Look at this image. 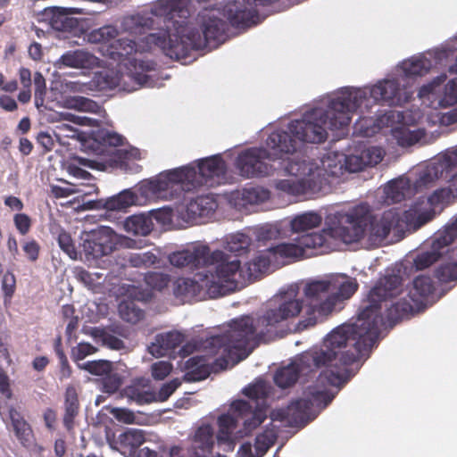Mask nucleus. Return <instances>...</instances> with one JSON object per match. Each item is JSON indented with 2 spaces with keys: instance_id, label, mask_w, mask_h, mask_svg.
<instances>
[{
  "instance_id": "f257e3e1",
  "label": "nucleus",
  "mask_w": 457,
  "mask_h": 457,
  "mask_svg": "<svg viewBox=\"0 0 457 457\" xmlns=\"http://www.w3.org/2000/svg\"><path fill=\"white\" fill-rule=\"evenodd\" d=\"M402 282V277L396 274L380 278L368 295L369 304L360 312L353 325L332 331L325 341V349L302 354L303 363L325 368L318 378L322 385L341 386L350 379V366L371 350L380 334L381 302L395 296Z\"/></svg>"
},
{
  "instance_id": "f03ea898",
  "label": "nucleus",
  "mask_w": 457,
  "mask_h": 457,
  "mask_svg": "<svg viewBox=\"0 0 457 457\" xmlns=\"http://www.w3.org/2000/svg\"><path fill=\"white\" fill-rule=\"evenodd\" d=\"M303 310V301L284 293L270 300L255 317L243 316L232 320L229 329L212 336L204 343L211 356L220 354L215 364L226 369L235 350L252 352L260 344H267L284 337L289 331V322Z\"/></svg>"
},
{
  "instance_id": "7ed1b4c3",
  "label": "nucleus",
  "mask_w": 457,
  "mask_h": 457,
  "mask_svg": "<svg viewBox=\"0 0 457 457\" xmlns=\"http://www.w3.org/2000/svg\"><path fill=\"white\" fill-rule=\"evenodd\" d=\"M365 97V92L342 91L332 99L327 109L313 108L303 114L301 120H291L287 130L278 129L266 139V145L275 155L292 154L301 143L321 144L328 138V129L337 130L347 128L352 113Z\"/></svg>"
},
{
  "instance_id": "20e7f679",
  "label": "nucleus",
  "mask_w": 457,
  "mask_h": 457,
  "mask_svg": "<svg viewBox=\"0 0 457 457\" xmlns=\"http://www.w3.org/2000/svg\"><path fill=\"white\" fill-rule=\"evenodd\" d=\"M191 0H159L153 12L170 19L177 18L173 30L168 34L170 46L167 56L177 61L184 60L193 50L215 47L226 37L227 22L216 10L205 9L197 16L200 30L189 26Z\"/></svg>"
},
{
  "instance_id": "39448f33",
  "label": "nucleus",
  "mask_w": 457,
  "mask_h": 457,
  "mask_svg": "<svg viewBox=\"0 0 457 457\" xmlns=\"http://www.w3.org/2000/svg\"><path fill=\"white\" fill-rule=\"evenodd\" d=\"M170 40L159 34H147L138 42L129 38H118L112 41L107 46V55L120 62H129V71L122 74L117 85H122L123 89L129 92L137 90L141 87H149L151 78L148 71H154L156 63L153 61H145L131 56L137 53L149 52L154 47H159L167 56L166 47L170 46ZM128 66V63H124Z\"/></svg>"
},
{
  "instance_id": "423d86ee",
  "label": "nucleus",
  "mask_w": 457,
  "mask_h": 457,
  "mask_svg": "<svg viewBox=\"0 0 457 457\" xmlns=\"http://www.w3.org/2000/svg\"><path fill=\"white\" fill-rule=\"evenodd\" d=\"M367 213L364 206L337 212L328 227L327 218L326 228L320 232L303 234L294 241H297L303 249V256L323 254L332 251L334 240H340L345 244L358 242L363 237Z\"/></svg>"
},
{
  "instance_id": "0eeeda50",
  "label": "nucleus",
  "mask_w": 457,
  "mask_h": 457,
  "mask_svg": "<svg viewBox=\"0 0 457 457\" xmlns=\"http://www.w3.org/2000/svg\"><path fill=\"white\" fill-rule=\"evenodd\" d=\"M226 172V163L219 155L199 161L197 169L183 167L167 172L156 180L158 190H167L170 184H180L182 190L189 192L199 187H212Z\"/></svg>"
},
{
  "instance_id": "6e6552de",
  "label": "nucleus",
  "mask_w": 457,
  "mask_h": 457,
  "mask_svg": "<svg viewBox=\"0 0 457 457\" xmlns=\"http://www.w3.org/2000/svg\"><path fill=\"white\" fill-rule=\"evenodd\" d=\"M221 258H208V265H215L214 270H205L208 278L209 298H218L235 292L245 283V274L237 259L221 251Z\"/></svg>"
},
{
  "instance_id": "1a4fd4ad",
  "label": "nucleus",
  "mask_w": 457,
  "mask_h": 457,
  "mask_svg": "<svg viewBox=\"0 0 457 457\" xmlns=\"http://www.w3.org/2000/svg\"><path fill=\"white\" fill-rule=\"evenodd\" d=\"M285 172L295 178L276 181L275 188L284 194L305 196L320 193L322 189L323 177L304 161L288 160Z\"/></svg>"
},
{
  "instance_id": "9d476101",
  "label": "nucleus",
  "mask_w": 457,
  "mask_h": 457,
  "mask_svg": "<svg viewBox=\"0 0 457 457\" xmlns=\"http://www.w3.org/2000/svg\"><path fill=\"white\" fill-rule=\"evenodd\" d=\"M303 295L307 303L306 316L298 321V331L315 326L318 322L316 314L321 317L328 316L335 310V296H332L329 279L308 282L304 286Z\"/></svg>"
},
{
  "instance_id": "9b49d317",
  "label": "nucleus",
  "mask_w": 457,
  "mask_h": 457,
  "mask_svg": "<svg viewBox=\"0 0 457 457\" xmlns=\"http://www.w3.org/2000/svg\"><path fill=\"white\" fill-rule=\"evenodd\" d=\"M360 206L366 207L368 211L363 225V237L361 239L364 237L367 226L369 224L370 239L379 242L384 240L392 229L396 232H403L405 229L419 228H416L415 224L407 221V219L405 218L406 211L401 214L397 209L392 208L385 211L379 217H378L371 214L370 208L367 204H358L352 209H355Z\"/></svg>"
},
{
  "instance_id": "f8f14e48",
  "label": "nucleus",
  "mask_w": 457,
  "mask_h": 457,
  "mask_svg": "<svg viewBox=\"0 0 457 457\" xmlns=\"http://www.w3.org/2000/svg\"><path fill=\"white\" fill-rule=\"evenodd\" d=\"M456 199L457 192L450 184L448 187L436 190L426 201L418 202L406 210L405 218L407 221L415 224L416 228H420Z\"/></svg>"
},
{
  "instance_id": "ddd939ff",
  "label": "nucleus",
  "mask_w": 457,
  "mask_h": 457,
  "mask_svg": "<svg viewBox=\"0 0 457 457\" xmlns=\"http://www.w3.org/2000/svg\"><path fill=\"white\" fill-rule=\"evenodd\" d=\"M264 147H251L241 152L237 160L236 167L239 174L246 179L264 178L273 173L274 168L270 163L276 159H281L286 154L275 155Z\"/></svg>"
},
{
  "instance_id": "4468645a",
  "label": "nucleus",
  "mask_w": 457,
  "mask_h": 457,
  "mask_svg": "<svg viewBox=\"0 0 457 457\" xmlns=\"http://www.w3.org/2000/svg\"><path fill=\"white\" fill-rule=\"evenodd\" d=\"M356 90H361V88H345L344 91ZM361 91L365 92V97L360 101L354 112L361 107L364 102L369 101L368 94L375 103H381L388 106H401L408 103L411 97V94L406 88L402 87L396 79L381 80L371 87L361 89Z\"/></svg>"
},
{
  "instance_id": "2eb2a0df",
  "label": "nucleus",
  "mask_w": 457,
  "mask_h": 457,
  "mask_svg": "<svg viewBox=\"0 0 457 457\" xmlns=\"http://www.w3.org/2000/svg\"><path fill=\"white\" fill-rule=\"evenodd\" d=\"M82 251L87 261H94L111 254L118 243L116 233L109 227L84 233L81 237Z\"/></svg>"
},
{
  "instance_id": "dca6fc26",
  "label": "nucleus",
  "mask_w": 457,
  "mask_h": 457,
  "mask_svg": "<svg viewBox=\"0 0 457 457\" xmlns=\"http://www.w3.org/2000/svg\"><path fill=\"white\" fill-rule=\"evenodd\" d=\"M457 237V216L445 226L443 231L436 234L431 248L416 255L413 264L418 270H425L436 262L444 253L448 252V246Z\"/></svg>"
},
{
  "instance_id": "f3484780",
  "label": "nucleus",
  "mask_w": 457,
  "mask_h": 457,
  "mask_svg": "<svg viewBox=\"0 0 457 457\" xmlns=\"http://www.w3.org/2000/svg\"><path fill=\"white\" fill-rule=\"evenodd\" d=\"M158 2L159 0L153 4L149 12H137L125 16L121 21L122 30L134 36L145 35L148 30L154 29L155 24L154 17H156L163 20L164 29H161L155 34L164 36L168 39L170 37L168 34H170V31L175 32L173 30V27H175L174 23L177 21V18L170 20L164 15L162 16L155 14L153 12V9Z\"/></svg>"
},
{
  "instance_id": "a211bd4d",
  "label": "nucleus",
  "mask_w": 457,
  "mask_h": 457,
  "mask_svg": "<svg viewBox=\"0 0 457 457\" xmlns=\"http://www.w3.org/2000/svg\"><path fill=\"white\" fill-rule=\"evenodd\" d=\"M221 251L211 253L210 247L204 244H194L190 247L174 252L170 254L169 261L171 265L178 268H198L208 265V258L214 260L221 258Z\"/></svg>"
},
{
  "instance_id": "6ab92c4d",
  "label": "nucleus",
  "mask_w": 457,
  "mask_h": 457,
  "mask_svg": "<svg viewBox=\"0 0 457 457\" xmlns=\"http://www.w3.org/2000/svg\"><path fill=\"white\" fill-rule=\"evenodd\" d=\"M456 166L457 148L447 150L420 172L418 182L424 186L432 183L446 176Z\"/></svg>"
},
{
  "instance_id": "aec40b11",
  "label": "nucleus",
  "mask_w": 457,
  "mask_h": 457,
  "mask_svg": "<svg viewBox=\"0 0 457 457\" xmlns=\"http://www.w3.org/2000/svg\"><path fill=\"white\" fill-rule=\"evenodd\" d=\"M206 272H199L195 275V278H179L174 284V295L177 297L183 298H204L209 297V286L207 283Z\"/></svg>"
},
{
  "instance_id": "412c9836",
  "label": "nucleus",
  "mask_w": 457,
  "mask_h": 457,
  "mask_svg": "<svg viewBox=\"0 0 457 457\" xmlns=\"http://www.w3.org/2000/svg\"><path fill=\"white\" fill-rule=\"evenodd\" d=\"M267 404H258L253 410V406L245 400H236L231 404V410L237 414L239 418H243L251 414V418L244 421V429L245 433H251L257 428L267 418Z\"/></svg>"
},
{
  "instance_id": "4be33fe9",
  "label": "nucleus",
  "mask_w": 457,
  "mask_h": 457,
  "mask_svg": "<svg viewBox=\"0 0 457 457\" xmlns=\"http://www.w3.org/2000/svg\"><path fill=\"white\" fill-rule=\"evenodd\" d=\"M144 294L141 290L133 288L129 295L118 305L119 315L124 321L137 324L145 317V311L139 305Z\"/></svg>"
},
{
  "instance_id": "5701e85b",
  "label": "nucleus",
  "mask_w": 457,
  "mask_h": 457,
  "mask_svg": "<svg viewBox=\"0 0 457 457\" xmlns=\"http://www.w3.org/2000/svg\"><path fill=\"white\" fill-rule=\"evenodd\" d=\"M318 369L303 363L301 355L297 361L278 369L274 375V382L280 388H288L296 383L301 373L307 374Z\"/></svg>"
},
{
  "instance_id": "b1692460",
  "label": "nucleus",
  "mask_w": 457,
  "mask_h": 457,
  "mask_svg": "<svg viewBox=\"0 0 457 457\" xmlns=\"http://www.w3.org/2000/svg\"><path fill=\"white\" fill-rule=\"evenodd\" d=\"M99 59L84 49L70 50L65 52L56 61L55 66L75 69H93L98 66Z\"/></svg>"
},
{
  "instance_id": "393cba45",
  "label": "nucleus",
  "mask_w": 457,
  "mask_h": 457,
  "mask_svg": "<svg viewBox=\"0 0 457 457\" xmlns=\"http://www.w3.org/2000/svg\"><path fill=\"white\" fill-rule=\"evenodd\" d=\"M11 428L21 445L30 447L34 442V433L30 424L24 419L21 411L11 406L8 410Z\"/></svg>"
},
{
  "instance_id": "a878e982",
  "label": "nucleus",
  "mask_w": 457,
  "mask_h": 457,
  "mask_svg": "<svg viewBox=\"0 0 457 457\" xmlns=\"http://www.w3.org/2000/svg\"><path fill=\"white\" fill-rule=\"evenodd\" d=\"M435 289L434 282L430 277L420 275L413 279L407 296L416 308L420 309L435 292Z\"/></svg>"
},
{
  "instance_id": "bb28decb",
  "label": "nucleus",
  "mask_w": 457,
  "mask_h": 457,
  "mask_svg": "<svg viewBox=\"0 0 457 457\" xmlns=\"http://www.w3.org/2000/svg\"><path fill=\"white\" fill-rule=\"evenodd\" d=\"M185 340V337L179 331H169L155 337V342L150 346V352L154 355L164 356L169 352L175 350Z\"/></svg>"
},
{
  "instance_id": "cd10ccee",
  "label": "nucleus",
  "mask_w": 457,
  "mask_h": 457,
  "mask_svg": "<svg viewBox=\"0 0 457 457\" xmlns=\"http://www.w3.org/2000/svg\"><path fill=\"white\" fill-rule=\"evenodd\" d=\"M332 296H335V307L343 301L352 297L357 291L359 285L354 278L348 277H337L329 279Z\"/></svg>"
},
{
  "instance_id": "c85d7f7f",
  "label": "nucleus",
  "mask_w": 457,
  "mask_h": 457,
  "mask_svg": "<svg viewBox=\"0 0 457 457\" xmlns=\"http://www.w3.org/2000/svg\"><path fill=\"white\" fill-rule=\"evenodd\" d=\"M274 262L270 251L266 249L259 253L254 258L245 264V270H243L245 277H247V280L252 282L261 278L266 273L270 268L271 262Z\"/></svg>"
},
{
  "instance_id": "c756f323",
  "label": "nucleus",
  "mask_w": 457,
  "mask_h": 457,
  "mask_svg": "<svg viewBox=\"0 0 457 457\" xmlns=\"http://www.w3.org/2000/svg\"><path fill=\"white\" fill-rule=\"evenodd\" d=\"M312 403L309 399L300 398L288 404L289 427H303L308 423V415Z\"/></svg>"
},
{
  "instance_id": "7c9ffc66",
  "label": "nucleus",
  "mask_w": 457,
  "mask_h": 457,
  "mask_svg": "<svg viewBox=\"0 0 457 457\" xmlns=\"http://www.w3.org/2000/svg\"><path fill=\"white\" fill-rule=\"evenodd\" d=\"M217 208V203L209 195H199L191 199L187 204L189 218H204L212 214Z\"/></svg>"
},
{
  "instance_id": "2f4dec72",
  "label": "nucleus",
  "mask_w": 457,
  "mask_h": 457,
  "mask_svg": "<svg viewBox=\"0 0 457 457\" xmlns=\"http://www.w3.org/2000/svg\"><path fill=\"white\" fill-rule=\"evenodd\" d=\"M79 411V403L77 390L73 386H67L64 395V415L62 422L67 430L74 427V420Z\"/></svg>"
},
{
  "instance_id": "473e14b6",
  "label": "nucleus",
  "mask_w": 457,
  "mask_h": 457,
  "mask_svg": "<svg viewBox=\"0 0 457 457\" xmlns=\"http://www.w3.org/2000/svg\"><path fill=\"white\" fill-rule=\"evenodd\" d=\"M202 356H194L186 361L187 372L184 379L187 382H196L207 378L211 373L210 367Z\"/></svg>"
},
{
  "instance_id": "72a5a7b5",
  "label": "nucleus",
  "mask_w": 457,
  "mask_h": 457,
  "mask_svg": "<svg viewBox=\"0 0 457 457\" xmlns=\"http://www.w3.org/2000/svg\"><path fill=\"white\" fill-rule=\"evenodd\" d=\"M153 228L151 217L143 213L131 215L124 221L125 230L134 236H147Z\"/></svg>"
},
{
  "instance_id": "f704fd0d",
  "label": "nucleus",
  "mask_w": 457,
  "mask_h": 457,
  "mask_svg": "<svg viewBox=\"0 0 457 457\" xmlns=\"http://www.w3.org/2000/svg\"><path fill=\"white\" fill-rule=\"evenodd\" d=\"M415 309L417 308L411 300H407L406 297L400 298L393 302L386 309V318L389 322L396 323L403 319L410 318Z\"/></svg>"
},
{
  "instance_id": "c9c22d12",
  "label": "nucleus",
  "mask_w": 457,
  "mask_h": 457,
  "mask_svg": "<svg viewBox=\"0 0 457 457\" xmlns=\"http://www.w3.org/2000/svg\"><path fill=\"white\" fill-rule=\"evenodd\" d=\"M431 67V61L423 56L405 60L400 65L406 77L424 76L430 71Z\"/></svg>"
},
{
  "instance_id": "e433bc0d",
  "label": "nucleus",
  "mask_w": 457,
  "mask_h": 457,
  "mask_svg": "<svg viewBox=\"0 0 457 457\" xmlns=\"http://www.w3.org/2000/svg\"><path fill=\"white\" fill-rule=\"evenodd\" d=\"M321 222L322 217L319 212H306L293 218L290 226L294 232H303L318 228Z\"/></svg>"
},
{
  "instance_id": "4c0bfd02",
  "label": "nucleus",
  "mask_w": 457,
  "mask_h": 457,
  "mask_svg": "<svg viewBox=\"0 0 457 457\" xmlns=\"http://www.w3.org/2000/svg\"><path fill=\"white\" fill-rule=\"evenodd\" d=\"M274 261L278 259H298L303 257V249L297 241L282 243L268 248Z\"/></svg>"
},
{
  "instance_id": "58836bf2",
  "label": "nucleus",
  "mask_w": 457,
  "mask_h": 457,
  "mask_svg": "<svg viewBox=\"0 0 457 457\" xmlns=\"http://www.w3.org/2000/svg\"><path fill=\"white\" fill-rule=\"evenodd\" d=\"M145 441V437L144 432L136 428H129L118 437L120 446L129 453L140 447Z\"/></svg>"
},
{
  "instance_id": "ea45409f",
  "label": "nucleus",
  "mask_w": 457,
  "mask_h": 457,
  "mask_svg": "<svg viewBox=\"0 0 457 457\" xmlns=\"http://www.w3.org/2000/svg\"><path fill=\"white\" fill-rule=\"evenodd\" d=\"M238 196L243 201V204H259L266 202L270 196V192L263 187H245L239 192Z\"/></svg>"
},
{
  "instance_id": "a19ab883",
  "label": "nucleus",
  "mask_w": 457,
  "mask_h": 457,
  "mask_svg": "<svg viewBox=\"0 0 457 457\" xmlns=\"http://www.w3.org/2000/svg\"><path fill=\"white\" fill-rule=\"evenodd\" d=\"M137 196L130 190H124L108 198L104 203V208L110 211H120L124 210L133 204H135Z\"/></svg>"
},
{
  "instance_id": "79ce46f5",
  "label": "nucleus",
  "mask_w": 457,
  "mask_h": 457,
  "mask_svg": "<svg viewBox=\"0 0 457 457\" xmlns=\"http://www.w3.org/2000/svg\"><path fill=\"white\" fill-rule=\"evenodd\" d=\"M250 245L251 238L247 235L237 233L227 238L225 249L235 256H239L248 251Z\"/></svg>"
},
{
  "instance_id": "37998d69",
  "label": "nucleus",
  "mask_w": 457,
  "mask_h": 457,
  "mask_svg": "<svg viewBox=\"0 0 457 457\" xmlns=\"http://www.w3.org/2000/svg\"><path fill=\"white\" fill-rule=\"evenodd\" d=\"M393 136L400 146L408 147L418 143L424 134L420 130H410L400 128L393 131Z\"/></svg>"
},
{
  "instance_id": "c03bdc74",
  "label": "nucleus",
  "mask_w": 457,
  "mask_h": 457,
  "mask_svg": "<svg viewBox=\"0 0 457 457\" xmlns=\"http://www.w3.org/2000/svg\"><path fill=\"white\" fill-rule=\"evenodd\" d=\"M124 395L129 400L136 402L137 404L151 403L156 401L154 392L144 390L136 386H129L124 388Z\"/></svg>"
},
{
  "instance_id": "a18cd8bd",
  "label": "nucleus",
  "mask_w": 457,
  "mask_h": 457,
  "mask_svg": "<svg viewBox=\"0 0 457 457\" xmlns=\"http://www.w3.org/2000/svg\"><path fill=\"white\" fill-rule=\"evenodd\" d=\"M243 393L249 399L257 402L256 405H258L266 404L265 402L270 395V390L265 382L259 381L246 386Z\"/></svg>"
},
{
  "instance_id": "49530a36",
  "label": "nucleus",
  "mask_w": 457,
  "mask_h": 457,
  "mask_svg": "<svg viewBox=\"0 0 457 457\" xmlns=\"http://www.w3.org/2000/svg\"><path fill=\"white\" fill-rule=\"evenodd\" d=\"M94 139L102 145L120 146L124 145L125 137L117 132L99 129L94 134Z\"/></svg>"
},
{
  "instance_id": "de8ad7c7",
  "label": "nucleus",
  "mask_w": 457,
  "mask_h": 457,
  "mask_svg": "<svg viewBox=\"0 0 457 457\" xmlns=\"http://www.w3.org/2000/svg\"><path fill=\"white\" fill-rule=\"evenodd\" d=\"M78 25V20L68 16L65 12L54 13L51 18V26L58 31H72Z\"/></svg>"
},
{
  "instance_id": "09e8293b",
  "label": "nucleus",
  "mask_w": 457,
  "mask_h": 457,
  "mask_svg": "<svg viewBox=\"0 0 457 457\" xmlns=\"http://www.w3.org/2000/svg\"><path fill=\"white\" fill-rule=\"evenodd\" d=\"M195 441L198 443V448L204 452H210L213 447V431L210 425L198 428L195 435Z\"/></svg>"
},
{
  "instance_id": "8fccbe9b",
  "label": "nucleus",
  "mask_w": 457,
  "mask_h": 457,
  "mask_svg": "<svg viewBox=\"0 0 457 457\" xmlns=\"http://www.w3.org/2000/svg\"><path fill=\"white\" fill-rule=\"evenodd\" d=\"M442 108L457 105V78L450 79L444 88V94L439 100Z\"/></svg>"
},
{
  "instance_id": "3c124183",
  "label": "nucleus",
  "mask_w": 457,
  "mask_h": 457,
  "mask_svg": "<svg viewBox=\"0 0 457 457\" xmlns=\"http://www.w3.org/2000/svg\"><path fill=\"white\" fill-rule=\"evenodd\" d=\"M436 278L441 283H448L457 280V263L449 262L441 264L435 271Z\"/></svg>"
},
{
  "instance_id": "603ef678",
  "label": "nucleus",
  "mask_w": 457,
  "mask_h": 457,
  "mask_svg": "<svg viewBox=\"0 0 457 457\" xmlns=\"http://www.w3.org/2000/svg\"><path fill=\"white\" fill-rule=\"evenodd\" d=\"M275 437V435L268 431L257 435L254 440L256 457H262L269 451L274 444Z\"/></svg>"
},
{
  "instance_id": "864d4df0",
  "label": "nucleus",
  "mask_w": 457,
  "mask_h": 457,
  "mask_svg": "<svg viewBox=\"0 0 457 457\" xmlns=\"http://www.w3.org/2000/svg\"><path fill=\"white\" fill-rule=\"evenodd\" d=\"M67 103L69 106L82 112L96 113L101 110V106L97 103L83 96L72 97L69 99Z\"/></svg>"
},
{
  "instance_id": "5fc2aeb1",
  "label": "nucleus",
  "mask_w": 457,
  "mask_h": 457,
  "mask_svg": "<svg viewBox=\"0 0 457 457\" xmlns=\"http://www.w3.org/2000/svg\"><path fill=\"white\" fill-rule=\"evenodd\" d=\"M118 31L112 26H104L92 31L89 35V40L94 43H107L114 40Z\"/></svg>"
},
{
  "instance_id": "6e6d98bb",
  "label": "nucleus",
  "mask_w": 457,
  "mask_h": 457,
  "mask_svg": "<svg viewBox=\"0 0 457 457\" xmlns=\"http://www.w3.org/2000/svg\"><path fill=\"white\" fill-rule=\"evenodd\" d=\"M60 248L72 260L78 259V252L70 233L61 230L57 237Z\"/></svg>"
},
{
  "instance_id": "4d7b16f0",
  "label": "nucleus",
  "mask_w": 457,
  "mask_h": 457,
  "mask_svg": "<svg viewBox=\"0 0 457 457\" xmlns=\"http://www.w3.org/2000/svg\"><path fill=\"white\" fill-rule=\"evenodd\" d=\"M157 256L152 252L142 253H132L129 258V262L132 267H150L158 263Z\"/></svg>"
},
{
  "instance_id": "13d9d810",
  "label": "nucleus",
  "mask_w": 457,
  "mask_h": 457,
  "mask_svg": "<svg viewBox=\"0 0 457 457\" xmlns=\"http://www.w3.org/2000/svg\"><path fill=\"white\" fill-rule=\"evenodd\" d=\"M123 383L122 376L117 372L110 371L102 378V390L104 393L117 392Z\"/></svg>"
},
{
  "instance_id": "bf43d9fd",
  "label": "nucleus",
  "mask_w": 457,
  "mask_h": 457,
  "mask_svg": "<svg viewBox=\"0 0 457 457\" xmlns=\"http://www.w3.org/2000/svg\"><path fill=\"white\" fill-rule=\"evenodd\" d=\"M145 281L153 289L162 291L168 287L170 278L162 272H148L145 276Z\"/></svg>"
},
{
  "instance_id": "052dcab7",
  "label": "nucleus",
  "mask_w": 457,
  "mask_h": 457,
  "mask_svg": "<svg viewBox=\"0 0 457 457\" xmlns=\"http://www.w3.org/2000/svg\"><path fill=\"white\" fill-rule=\"evenodd\" d=\"M83 369L92 375L104 377L112 371V363L105 360L91 361L84 363Z\"/></svg>"
},
{
  "instance_id": "680f3d73",
  "label": "nucleus",
  "mask_w": 457,
  "mask_h": 457,
  "mask_svg": "<svg viewBox=\"0 0 457 457\" xmlns=\"http://www.w3.org/2000/svg\"><path fill=\"white\" fill-rule=\"evenodd\" d=\"M385 152L381 147L370 146L363 149L361 155L366 166H375L384 158Z\"/></svg>"
},
{
  "instance_id": "e2e57ef3",
  "label": "nucleus",
  "mask_w": 457,
  "mask_h": 457,
  "mask_svg": "<svg viewBox=\"0 0 457 457\" xmlns=\"http://www.w3.org/2000/svg\"><path fill=\"white\" fill-rule=\"evenodd\" d=\"M34 86H35V103L38 107L43 105L45 96L46 93V85L44 76L40 72L34 74Z\"/></svg>"
},
{
  "instance_id": "0e129e2a",
  "label": "nucleus",
  "mask_w": 457,
  "mask_h": 457,
  "mask_svg": "<svg viewBox=\"0 0 457 457\" xmlns=\"http://www.w3.org/2000/svg\"><path fill=\"white\" fill-rule=\"evenodd\" d=\"M13 223L17 231L21 235H27L32 227V219L26 213L19 212L13 216Z\"/></svg>"
},
{
  "instance_id": "69168bd1",
  "label": "nucleus",
  "mask_w": 457,
  "mask_h": 457,
  "mask_svg": "<svg viewBox=\"0 0 457 457\" xmlns=\"http://www.w3.org/2000/svg\"><path fill=\"white\" fill-rule=\"evenodd\" d=\"M172 370V365L169 361H159L152 364V376L156 380L164 379Z\"/></svg>"
},
{
  "instance_id": "338daca9",
  "label": "nucleus",
  "mask_w": 457,
  "mask_h": 457,
  "mask_svg": "<svg viewBox=\"0 0 457 457\" xmlns=\"http://www.w3.org/2000/svg\"><path fill=\"white\" fill-rule=\"evenodd\" d=\"M180 386L178 379H173L168 383L163 384L156 395V401L165 402Z\"/></svg>"
},
{
  "instance_id": "774afa93",
  "label": "nucleus",
  "mask_w": 457,
  "mask_h": 457,
  "mask_svg": "<svg viewBox=\"0 0 457 457\" xmlns=\"http://www.w3.org/2000/svg\"><path fill=\"white\" fill-rule=\"evenodd\" d=\"M22 250L28 260L32 262H36L39 257L40 245L35 239L24 242Z\"/></svg>"
}]
</instances>
